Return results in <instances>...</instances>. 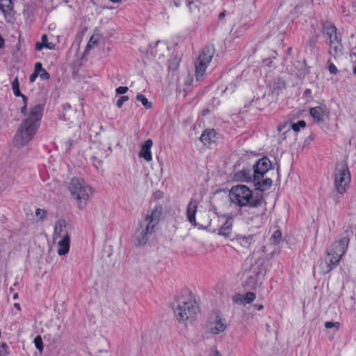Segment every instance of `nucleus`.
<instances>
[{
    "label": "nucleus",
    "instance_id": "34",
    "mask_svg": "<svg viewBox=\"0 0 356 356\" xmlns=\"http://www.w3.org/2000/svg\"><path fill=\"white\" fill-rule=\"evenodd\" d=\"M256 298V295L253 292H248L244 295V301L245 304L252 303Z\"/></svg>",
    "mask_w": 356,
    "mask_h": 356
},
{
    "label": "nucleus",
    "instance_id": "26",
    "mask_svg": "<svg viewBox=\"0 0 356 356\" xmlns=\"http://www.w3.org/2000/svg\"><path fill=\"white\" fill-rule=\"evenodd\" d=\"M216 132L213 129L205 130L200 136V140L204 144H209L214 138Z\"/></svg>",
    "mask_w": 356,
    "mask_h": 356
},
{
    "label": "nucleus",
    "instance_id": "11",
    "mask_svg": "<svg viewBox=\"0 0 356 356\" xmlns=\"http://www.w3.org/2000/svg\"><path fill=\"white\" fill-rule=\"evenodd\" d=\"M262 275V269L259 264H253L250 270L245 273L247 284L251 287H255L260 282Z\"/></svg>",
    "mask_w": 356,
    "mask_h": 356
},
{
    "label": "nucleus",
    "instance_id": "32",
    "mask_svg": "<svg viewBox=\"0 0 356 356\" xmlns=\"http://www.w3.org/2000/svg\"><path fill=\"white\" fill-rule=\"evenodd\" d=\"M98 42V37L97 35H92L90 38V40L88 41L86 47V51H88L92 48L95 45H96Z\"/></svg>",
    "mask_w": 356,
    "mask_h": 356
},
{
    "label": "nucleus",
    "instance_id": "31",
    "mask_svg": "<svg viewBox=\"0 0 356 356\" xmlns=\"http://www.w3.org/2000/svg\"><path fill=\"white\" fill-rule=\"evenodd\" d=\"M306 127V122L304 120H300L296 123H293L291 124L292 129L298 132L301 129L305 128Z\"/></svg>",
    "mask_w": 356,
    "mask_h": 356
},
{
    "label": "nucleus",
    "instance_id": "9",
    "mask_svg": "<svg viewBox=\"0 0 356 356\" xmlns=\"http://www.w3.org/2000/svg\"><path fill=\"white\" fill-rule=\"evenodd\" d=\"M218 226L213 225L211 222L209 225L210 230L213 232H217L218 234L224 236L225 238H231L232 236L233 219L226 216L217 217Z\"/></svg>",
    "mask_w": 356,
    "mask_h": 356
},
{
    "label": "nucleus",
    "instance_id": "29",
    "mask_svg": "<svg viewBox=\"0 0 356 356\" xmlns=\"http://www.w3.org/2000/svg\"><path fill=\"white\" fill-rule=\"evenodd\" d=\"M12 88L13 93L15 96L19 97L24 96V95L21 94L20 90H19V81L17 78H15L14 80L12 82Z\"/></svg>",
    "mask_w": 356,
    "mask_h": 356
},
{
    "label": "nucleus",
    "instance_id": "23",
    "mask_svg": "<svg viewBox=\"0 0 356 356\" xmlns=\"http://www.w3.org/2000/svg\"><path fill=\"white\" fill-rule=\"evenodd\" d=\"M234 240L244 249L248 250L252 243L254 242V236L248 235V236H243V235H236L234 238Z\"/></svg>",
    "mask_w": 356,
    "mask_h": 356
},
{
    "label": "nucleus",
    "instance_id": "45",
    "mask_svg": "<svg viewBox=\"0 0 356 356\" xmlns=\"http://www.w3.org/2000/svg\"><path fill=\"white\" fill-rule=\"evenodd\" d=\"M14 307L17 309V310H21V307H20V305L19 303H15L14 304Z\"/></svg>",
    "mask_w": 356,
    "mask_h": 356
},
{
    "label": "nucleus",
    "instance_id": "12",
    "mask_svg": "<svg viewBox=\"0 0 356 356\" xmlns=\"http://www.w3.org/2000/svg\"><path fill=\"white\" fill-rule=\"evenodd\" d=\"M330 113V109L324 104L312 107L309 110V114L318 123L323 122L326 118H328Z\"/></svg>",
    "mask_w": 356,
    "mask_h": 356
},
{
    "label": "nucleus",
    "instance_id": "35",
    "mask_svg": "<svg viewBox=\"0 0 356 356\" xmlns=\"http://www.w3.org/2000/svg\"><path fill=\"white\" fill-rule=\"evenodd\" d=\"M34 344H35V348L40 352L42 353V350H43V342H42V339L41 338L40 336H37L35 339H34Z\"/></svg>",
    "mask_w": 356,
    "mask_h": 356
},
{
    "label": "nucleus",
    "instance_id": "36",
    "mask_svg": "<svg viewBox=\"0 0 356 356\" xmlns=\"http://www.w3.org/2000/svg\"><path fill=\"white\" fill-rule=\"evenodd\" d=\"M340 326H341V324L339 322L328 321V322H326L325 324V327L327 329L334 328L335 331H338L340 328Z\"/></svg>",
    "mask_w": 356,
    "mask_h": 356
},
{
    "label": "nucleus",
    "instance_id": "24",
    "mask_svg": "<svg viewBox=\"0 0 356 356\" xmlns=\"http://www.w3.org/2000/svg\"><path fill=\"white\" fill-rule=\"evenodd\" d=\"M323 33L329 38L330 41L338 38L336 27L330 22L323 24Z\"/></svg>",
    "mask_w": 356,
    "mask_h": 356
},
{
    "label": "nucleus",
    "instance_id": "6",
    "mask_svg": "<svg viewBox=\"0 0 356 356\" xmlns=\"http://www.w3.org/2000/svg\"><path fill=\"white\" fill-rule=\"evenodd\" d=\"M350 180V173L346 163H337L334 170V187L337 192L340 194L344 193L349 186Z\"/></svg>",
    "mask_w": 356,
    "mask_h": 356
},
{
    "label": "nucleus",
    "instance_id": "40",
    "mask_svg": "<svg viewBox=\"0 0 356 356\" xmlns=\"http://www.w3.org/2000/svg\"><path fill=\"white\" fill-rule=\"evenodd\" d=\"M129 100V97L127 96H122L120 97V99L117 101V106L118 108H121L123 105V104Z\"/></svg>",
    "mask_w": 356,
    "mask_h": 356
},
{
    "label": "nucleus",
    "instance_id": "17",
    "mask_svg": "<svg viewBox=\"0 0 356 356\" xmlns=\"http://www.w3.org/2000/svg\"><path fill=\"white\" fill-rule=\"evenodd\" d=\"M11 0H0V13L3 14L6 21H10L13 17Z\"/></svg>",
    "mask_w": 356,
    "mask_h": 356
},
{
    "label": "nucleus",
    "instance_id": "39",
    "mask_svg": "<svg viewBox=\"0 0 356 356\" xmlns=\"http://www.w3.org/2000/svg\"><path fill=\"white\" fill-rule=\"evenodd\" d=\"M282 238V233L280 230H277L274 232L273 235L272 236L271 239L273 241V243H278L281 240Z\"/></svg>",
    "mask_w": 356,
    "mask_h": 356
},
{
    "label": "nucleus",
    "instance_id": "13",
    "mask_svg": "<svg viewBox=\"0 0 356 356\" xmlns=\"http://www.w3.org/2000/svg\"><path fill=\"white\" fill-rule=\"evenodd\" d=\"M271 168V162L267 157L259 159L254 165L253 177H261L266 175Z\"/></svg>",
    "mask_w": 356,
    "mask_h": 356
},
{
    "label": "nucleus",
    "instance_id": "44",
    "mask_svg": "<svg viewBox=\"0 0 356 356\" xmlns=\"http://www.w3.org/2000/svg\"><path fill=\"white\" fill-rule=\"evenodd\" d=\"M255 307L258 309V310H261L263 308H264V306L262 305H255Z\"/></svg>",
    "mask_w": 356,
    "mask_h": 356
},
{
    "label": "nucleus",
    "instance_id": "18",
    "mask_svg": "<svg viewBox=\"0 0 356 356\" xmlns=\"http://www.w3.org/2000/svg\"><path fill=\"white\" fill-rule=\"evenodd\" d=\"M153 145L152 140L147 139L144 144L142 145L139 156L143 158L146 161L149 162L152 160L151 149Z\"/></svg>",
    "mask_w": 356,
    "mask_h": 356
},
{
    "label": "nucleus",
    "instance_id": "47",
    "mask_svg": "<svg viewBox=\"0 0 356 356\" xmlns=\"http://www.w3.org/2000/svg\"><path fill=\"white\" fill-rule=\"evenodd\" d=\"M225 17V13H221L220 15H219V18L220 19H222V17Z\"/></svg>",
    "mask_w": 356,
    "mask_h": 356
},
{
    "label": "nucleus",
    "instance_id": "27",
    "mask_svg": "<svg viewBox=\"0 0 356 356\" xmlns=\"http://www.w3.org/2000/svg\"><path fill=\"white\" fill-rule=\"evenodd\" d=\"M44 47L52 49L54 48V45L52 43L48 42V38L46 35H42L41 42H38L36 44V49L42 50Z\"/></svg>",
    "mask_w": 356,
    "mask_h": 356
},
{
    "label": "nucleus",
    "instance_id": "2",
    "mask_svg": "<svg viewBox=\"0 0 356 356\" xmlns=\"http://www.w3.org/2000/svg\"><path fill=\"white\" fill-rule=\"evenodd\" d=\"M349 244L347 237L335 241L326 249L325 255L321 259L320 270L327 274L335 268L339 264L343 255L346 253Z\"/></svg>",
    "mask_w": 356,
    "mask_h": 356
},
{
    "label": "nucleus",
    "instance_id": "37",
    "mask_svg": "<svg viewBox=\"0 0 356 356\" xmlns=\"http://www.w3.org/2000/svg\"><path fill=\"white\" fill-rule=\"evenodd\" d=\"M35 216L40 220H44L47 217V211L44 209H37Z\"/></svg>",
    "mask_w": 356,
    "mask_h": 356
},
{
    "label": "nucleus",
    "instance_id": "3",
    "mask_svg": "<svg viewBox=\"0 0 356 356\" xmlns=\"http://www.w3.org/2000/svg\"><path fill=\"white\" fill-rule=\"evenodd\" d=\"M69 191L76 203L79 209H85L89 200L92 197L95 190L83 179L72 178L68 186Z\"/></svg>",
    "mask_w": 356,
    "mask_h": 356
},
{
    "label": "nucleus",
    "instance_id": "33",
    "mask_svg": "<svg viewBox=\"0 0 356 356\" xmlns=\"http://www.w3.org/2000/svg\"><path fill=\"white\" fill-rule=\"evenodd\" d=\"M232 301L238 305H245L244 295L236 293L232 297Z\"/></svg>",
    "mask_w": 356,
    "mask_h": 356
},
{
    "label": "nucleus",
    "instance_id": "46",
    "mask_svg": "<svg viewBox=\"0 0 356 356\" xmlns=\"http://www.w3.org/2000/svg\"><path fill=\"white\" fill-rule=\"evenodd\" d=\"M353 73L354 75H356V65L353 67Z\"/></svg>",
    "mask_w": 356,
    "mask_h": 356
},
{
    "label": "nucleus",
    "instance_id": "10",
    "mask_svg": "<svg viewBox=\"0 0 356 356\" xmlns=\"http://www.w3.org/2000/svg\"><path fill=\"white\" fill-rule=\"evenodd\" d=\"M162 213L163 209L161 206L154 207L147 213L144 221L142 222L141 224L146 227V230H152L154 232L155 228L161 219Z\"/></svg>",
    "mask_w": 356,
    "mask_h": 356
},
{
    "label": "nucleus",
    "instance_id": "21",
    "mask_svg": "<svg viewBox=\"0 0 356 356\" xmlns=\"http://www.w3.org/2000/svg\"><path fill=\"white\" fill-rule=\"evenodd\" d=\"M58 240V254L60 256L65 255L69 252L70 245V236H66L65 238Z\"/></svg>",
    "mask_w": 356,
    "mask_h": 356
},
{
    "label": "nucleus",
    "instance_id": "25",
    "mask_svg": "<svg viewBox=\"0 0 356 356\" xmlns=\"http://www.w3.org/2000/svg\"><path fill=\"white\" fill-rule=\"evenodd\" d=\"M236 181L244 182H253V174L250 169L242 170L237 172L234 176Z\"/></svg>",
    "mask_w": 356,
    "mask_h": 356
},
{
    "label": "nucleus",
    "instance_id": "28",
    "mask_svg": "<svg viewBox=\"0 0 356 356\" xmlns=\"http://www.w3.org/2000/svg\"><path fill=\"white\" fill-rule=\"evenodd\" d=\"M136 100L138 102H141V104H143V106L146 108V109H150L152 107V104L151 102H149L148 101V99L145 97V95H143V94H138L136 95Z\"/></svg>",
    "mask_w": 356,
    "mask_h": 356
},
{
    "label": "nucleus",
    "instance_id": "22",
    "mask_svg": "<svg viewBox=\"0 0 356 356\" xmlns=\"http://www.w3.org/2000/svg\"><path fill=\"white\" fill-rule=\"evenodd\" d=\"M197 204L196 201H195L193 199H191L187 206L186 214H187L188 220L191 224H193V225L195 224V214L197 212Z\"/></svg>",
    "mask_w": 356,
    "mask_h": 356
},
{
    "label": "nucleus",
    "instance_id": "42",
    "mask_svg": "<svg viewBox=\"0 0 356 356\" xmlns=\"http://www.w3.org/2000/svg\"><path fill=\"white\" fill-rule=\"evenodd\" d=\"M128 91V88L126 86H120L116 89L118 94H124Z\"/></svg>",
    "mask_w": 356,
    "mask_h": 356
},
{
    "label": "nucleus",
    "instance_id": "38",
    "mask_svg": "<svg viewBox=\"0 0 356 356\" xmlns=\"http://www.w3.org/2000/svg\"><path fill=\"white\" fill-rule=\"evenodd\" d=\"M0 356H8V346L6 343L0 346Z\"/></svg>",
    "mask_w": 356,
    "mask_h": 356
},
{
    "label": "nucleus",
    "instance_id": "48",
    "mask_svg": "<svg viewBox=\"0 0 356 356\" xmlns=\"http://www.w3.org/2000/svg\"><path fill=\"white\" fill-rule=\"evenodd\" d=\"M18 298V294L17 293H15L14 296H13V299L15 300Z\"/></svg>",
    "mask_w": 356,
    "mask_h": 356
},
{
    "label": "nucleus",
    "instance_id": "15",
    "mask_svg": "<svg viewBox=\"0 0 356 356\" xmlns=\"http://www.w3.org/2000/svg\"><path fill=\"white\" fill-rule=\"evenodd\" d=\"M70 236L67 230V224L64 220H58L54 226V232L53 234L54 241H57L59 238Z\"/></svg>",
    "mask_w": 356,
    "mask_h": 356
},
{
    "label": "nucleus",
    "instance_id": "1",
    "mask_svg": "<svg viewBox=\"0 0 356 356\" xmlns=\"http://www.w3.org/2000/svg\"><path fill=\"white\" fill-rule=\"evenodd\" d=\"M24 106L21 108V113L24 115L20 126L15 136V145L22 147L28 144L35 135L40 125L42 116L43 106L37 104L27 109V98L22 96Z\"/></svg>",
    "mask_w": 356,
    "mask_h": 356
},
{
    "label": "nucleus",
    "instance_id": "30",
    "mask_svg": "<svg viewBox=\"0 0 356 356\" xmlns=\"http://www.w3.org/2000/svg\"><path fill=\"white\" fill-rule=\"evenodd\" d=\"M241 79L237 78L233 83H231L226 87L224 92L227 94H232L236 88V83H239Z\"/></svg>",
    "mask_w": 356,
    "mask_h": 356
},
{
    "label": "nucleus",
    "instance_id": "20",
    "mask_svg": "<svg viewBox=\"0 0 356 356\" xmlns=\"http://www.w3.org/2000/svg\"><path fill=\"white\" fill-rule=\"evenodd\" d=\"M38 76H40L43 80H47L49 78V74L42 67L40 63H35L34 72L30 76L29 78L30 82L33 83Z\"/></svg>",
    "mask_w": 356,
    "mask_h": 356
},
{
    "label": "nucleus",
    "instance_id": "5",
    "mask_svg": "<svg viewBox=\"0 0 356 356\" xmlns=\"http://www.w3.org/2000/svg\"><path fill=\"white\" fill-rule=\"evenodd\" d=\"M229 197L232 203L240 207H257L259 205L258 198L245 185L238 184L232 186L229 191Z\"/></svg>",
    "mask_w": 356,
    "mask_h": 356
},
{
    "label": "nucleus",
    "instance_id": "7",
    "mask_svg": "<svg viewBox=\"0 0 356 356\" xmlns=\"http://www.w3.org/2000/svg\"><path fill=\"white\" fill-rule=\"evenodd\" d=\"M214 54L212 47H206L200 53L195 63V78L197 81L203 80L206 75V70L210 64Z\"/></svg>",
    "mask_w": 356,
    "mask_h": 356
},
{
    "label": "nucleus",
    "instance_id": "16",
    "mask_svg": "<svg viewBox=\"0 0 356 356\" xmlns=\"http://www.w3.org/2000/svg\"><path fill=\"white\" fill-rule=\"evenodd\" d=\"M253 183L256 189L264 191L271 187L273 181L270 178L266 177V175H264L261 177H253Z\"/></svg>",
    "mask_w": 356,
    "mask_h": 356
},
{
    "label": "nucleus",
    "instance_id": "4",
    "mask_svg": "<svg viewBox=\"0 0 356 356\" xmlns=\"http://www.w3.org/2000/svg\"><path fill=\"white\" fill-rule=\"evenodd\" d=\"M198 312V307L193 296L186 293L177 298L174 313L177 319L185 322L193 319Z\"/></svg>",
    "mask_w": 356,
    "mask_h": 356
},
{
    "label": "nucleus",
    "instance_id": "41",
    "mask_svg": "<svg viewBox=\"0 0 356 356\" xmlns=\"http://www.w3.org/2000/svg\"><path fill=\"white\" fill-rule=\"evenodd\" d=\"M328 70L332 74H336L338 72L337 66L332 63L328 64Z\"/></svg>",
    "mask_w": 356,
    "mask_h": 356
},
{
    "label": "nucleus",
    "instance_id": "8",
    "mask_svg": "<svg viewBox=\"0 0 356 356\" xmlns=\"http://www.w3.org/2000/svg\"><path fill=\"white\" fill-rule=\"evenodd\" d=\"M227 325L225 318L218 312L212 314L207 324L206 331L212 335H218L225 331Z\"/></svg>",
    "mask_w": 356,
    "mask_h": 356
},
{
    "label": "nucleus",
    "instance_id": "49",
    "mask_svg": "<svg viewBox=\"0 0 356 356\" xmlns=\"http://www.w3.org/2000/svg\"><path fill=\"white\" fill-rule=\"evenodd\" d=\"M113 2H120L121 0H111Z\"/></svg>",
    "mask_w": 356,
    "mask_h": 356
},
{
    "label": "nucleus",
    "instance_id": "43",
    "mask_svg": "<svg viewBox=\"0 0 356 356\" xmlns=\"http://www.w3.org/2000/svg\"><path fill=\"white\" fill-rule=\"evenodd\" d=\"M210 356H222L216 349L212 350Z\"/></svg>",
    "mask_w": 356,
    "mask_h": 356
},
{
    "label": "nucleus",
    "instance_id": "19",
    "mask_svg": "<svg viewBox=\"0 0 356 356\" xmlns=\"http://www.w3.org/2000/svg\"><path fill=\"white\" fill-rule=\"evenodd\" d=\"M329 54L335 58L343 54V46L338 38L330 41Z\"/></svg>",
    "mask_w": 356,
    "mask_h": 356
},
{
    "label": "nucleus",
    "instance_id": "14",
    "mask_svg": "<svg viewBox=\"0 0 356 356\" xmlns=\"http://www.w3.org/2000/svg\"><path fill=\"white\" fill-rule=\"evenodd\" d=\"M152 230H146V227L140 224V227L134 234V243L138 245H142L147 243L149 236L153 234Z\"/></svg>",
    "mask_w": 356,
    "mask_h": 356
}]
</instances>
